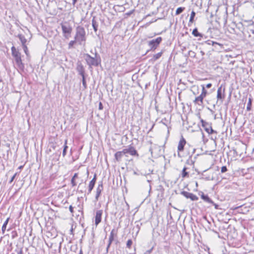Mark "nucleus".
<instances>
[{"mask_svg":"<svg viewBox=\"0 0 254 254\" xmlns=\"http://www.w3.org/2000/svg\"><path fill=\"white\" fill-rule=\"evenodd\" d=\"M84 57L87 64L90 67L92 66H98L101 64V59L100 56L96 50L94 53V57L91 56L89 54H85Z\"/></svg>","mask_w":254,"mask_h":254,"instance_id":"2","label":"nucleus"},{"mask_svg":"<svg viewBox=\"0 0 254 254\" xmlns=\"http://www.w3.org/2000/svg\"><path fill=\"white\" fill-rule=\"evenodd\" d=\"M97 180V175L94 174L93 178L90 181L88 185V190L87 194H89L91 193V191L93 189L95 184Z\"/></svg>","mask_w":254,"mask_h":254,"instance_id":"13","label":"nucleus"},{"mask_svg":"<svg viewBox=\"0 0 254 254\" xmlns=\"http://www.w3.org/2000/svg\"><path fill=\"white\" fill-rule=\"evenodd\" d=\"M81 77H82V85L83 87V90H85V89H87V85L86 81V75H84V76H82Z\"/></svg>","mask_w":254,"mask_h":254,"instance_id":"28","label":"nucleus"},{"mask_svg":"<svg viewBox=\"0 0 254 254\" xmlns=\"http://www.w3.org/2000/svg\"><path fill=\"white\" fill-rule=\"evenodd\" d=\"M11 238L12 239H14V238L17 237L18 236L17 232L16 231H13L11 232Z\"/></svg>","mask_w":254,"mask_h":254,"instance_id":"39","label":"nucleus"},{"mask_svg":"<svg viewBox=\"0 0 254 254\" xmlns=\"http://www.w3.org/2000/svg\"><path fill=\"white\" fill-rule=\"evenodd\" d=\"M192 157L190 156L189 158L186 161V164L190 166H192V167H194V164L195 161L192 159Z\"/></svg>","mask_w":254,"mask_h":254,"instance_id":"27","label":"nucleus"},{"mask_svg":"<svg viewBox=\"0 0 254 254\" xmlns=\"http://www.w3.org/2000/svg\"><path fill=\"white\" fill-rule=\"evenodd\" d=\"M124 155H126L124 149L122 151H117L114 155L115 159L117 162H121Z\"/></svg>","mask_w":254,"mask_h":254,"instance_id":"15","label":"nucleus"},{"mask_svg":"<svg viewBox=\"0 0 254 254\" xmlns=\"http://www.w3.org/2000/svg\"><path fill=\"white\" fill-rule=\"evenodd\" d=\"M188 150V155L192 157V155L195 153V149L193 148L192 146H189V148H187Z\"/></svg>","mask_w":254,"mask_h":254,"instance_id":"22","label":"nucleus"},{"mask_svg":"<svg viewBox=\"0 0 254 254\" xmlns=\"http://www.w3.org/2000/svg\"><path fill=\"white\" fill-rule=\"evenodd\" d=\"M201 87H202V92L200 95L204 98L207 94V92L205 88V87L204 85H201Z\"/></svg>","mask_w":254,"mask_h":254,"instance_id":"30","label":"nucleus"},{"mask_svg":"<svg viewBox=\"0 0 254 254\" xmlns=\"http://www.w3.org/2000/svg\"><path fill=\"white\" fill-rule=\"evenodd\" d=\"M103 109V106L102 103L100 102L99 104V109L100 110H102Z\"/></svg>","mask_w":254,"mask_h":254,"instance_id":"44","label":"nucleus"},{"mask_svg":"<svg viewBox=\"0 0 254 254\" xmlns=\"http://www.w3.org/2000/svg\"><path fill=\"white\" fill-rule=\"evenodd\" d=\"M200 122L202 127L208 134L217 133V131L212 129L211 124L206 122L203 119H201Z\"/></svg>","mask_w":254,"mask_h":254,"instance_id":"5","label":"nucleus"},{"mask_svg":"<svg viewBox=\"0 0 254 254\" xmlns=\"http://www.w3.org/2000/svg\"><path fill=\"white\" fill-rule=\"evenodd\" d=\"M69 209L70 212L71 213H73V207L72 206V205H70V206H69Z\"/></svg>","mask_w":254,"mask_h":254,"instance_id":"45","label":"nucleus"},{"mask_svg":"<svg viewBox=\"0 0 254 254\" xmlns=\"http://www.w3.org/2000/svg\"><path fill=\"white\" fill-rule=\"evenodd\" d=\"M71 184L72 185V187H74L76 185V183L75 182V180L73 179H71Z\"/></svg>","mask_w":254,"mask_h":254,"instance_id":"43","label":"nucleus"},{"mask_svg":"<svg viewBox=\"0 0 254 254\" xmlns=\"http://www.w3.org/2000/svg\"><path fill=\"white\" fill-rule=\"evenodd\" d=\"M201 53L202 54V55H203L204 54V53L202 51H201Z\"/></svg>","mask_w":254,"mask_h":254,"instance_id":"58","label":"nucleus"},{"mask_svg":"<svg viewBox=\"0 0 254 254\" xmlns=\"http://www.w3.org/2000/svg\"><path fill=\"white\" fill-rule=\"evenodd\" d=\"M76 43H77V41H75V39H74L73 40L70 41L68 43V49L71 48L73 46V45Z\"/></svg>","mask_w":254,"mask_h":254,"instance_id":"36","label":"nucleus"},{"mask_svg":"<svg viewBox=\"0 0 254 254\" xmlns=\"http://www.w3.org/2000/svg\"><path fill=\"white\" fill-rule=\"evenodd\" d=\"M0 80H1V79H0Z\"/></svg>","mask_w":254,"mask_h":254,"instance_id":"63","label":"nucleus"},{"mask_svg":"<svg viewBox=\"0 0 254 254\" xmlns=\"http://www.w3.org/2000/svg\"><path fill=\"white\" fill-rule=\"evenodd\" d=\"M195 16V12L194 11H192L190 14V16L189 20V23H193L194 21V17Z\"/></svg>","mask_w":254,"mask_h":254,"instance_id":"33","label":"nucleus"},{"mask_svg":"<svg viewBox=\"0 0 254 254\" xmlns=\"http://www.w3.org/2000/svg\"><path fill=\"white\" fill-rule=\"evenodd\" d=\"M185 8L184 7H178L176 11V15L180 14V13H181L182 12H183V11L185 10Z\"/></svg>","mask_w":254,"mask_h":254,"instance_id":"35","label":"nucleus"},{"mask_svg":"<svg viewBox=\"0 0 254 254\" xmlns=\"http://www.w3.org/2000/svg\"><path fill=\"white\" fill-rule=\"evenodd\" d=\"M126 205H127V208H128L129 205H128V203L127 202H126Z\"/></svg>","mask_w":254,"mask_h":254,"instance_id":"57","label":"nucleus"},{"mask_svg":"<svg viewBox=\"0 0 254 254\" xmlns=\"http://www.w3.org/2000/svg\"><path fill=\"white\" fill-rule=\"evenodd\" d=\"M11 50L12 56L15 60L17 67L19 69L23 70L25 66L24 64L22 62L21 53L14 46L11 47Z\"/></svg>","mask_w":254,"mask_h":254,"instance_id":"3","label":"nucleus"},{"mask_svg":"<svg viewBox=\"0 0 254 254\" xmlns=\"http://www.w3.org/2000/svg\"><path fill=\"white\" fill-rule=\"evenodd\" d=\"M17 174V173H15L14 175L11 177V179L9 181V184H11L13 182Z\"/></svg>","mask_w":254,"mask_h":254,"instance_id":"42","label":"nucleus"},{"mask_svg":"<svg viewBox=\"0 0 254 254\" xmlns=\"http://www.w3.org/2000/svg\"><path fill=\"white\" fill-rule=\"evenodd\" d=\"M252 99L251 98H249V101L247 106V110L250 111L251 110L252 104Z\"/></svg>","mask_w":254,"mask_h":254,"instance_id":"31","label":"nucleus"},{"mask_svg":"<svg viewBox=\"0 0 254 254\" xmlns=\"http://www.w3.org/2000/svg\"><path fill=\"white\" fill-rule=\"evenodd\" d=\"M17 37L19 38V40L20 41L22 46L26 45V43L27 42V39L25 38V36L23 35H22L21 34H19L17 35Z\"/></svg>","mask_w":254,"mask_h":254,"instance_id":"20","label":"nucleus"},{"mask_svg":"<svg viewBox=\"0 0 254 254\" xmlns=\"http://www.w3.org/2000/svg\"><path fill=\"white\" fill-rule=\"evenodd\" d=\"M76 70L77 71L79 75L82 76L85 75V68L81 64V63L78 61L77 63V66L76 67Z\"/></svg>","mask_w":254,"mask_h":254,"instance_id":"11","label":"nucleus"},{"mask_svg":"<svg viewBox=\"0 0 254 254\" xmlns=\"http://www.w3.org/2000/svg\"><path fill=\"white\" fill-rule=\"evenodd\" d=\"M192 34L194 36V37H202V34L200 33L198 31V30L196 28H194L192 32Z\"/></svg>","mask_w":254,"mask_h":254,"instance_id":"24","label":"nucleus"},{"mask_svg":"<svg viewBox=\"0 0 254 254\" xmlns=\"http://www.w3.org/2000/svg\"><path fill=\"white\" fill-rule=\"evenodd\" d=\"M189 55L191 58H195L196 56V54L194 52L190 50L189 51Z\"/></svg>","mask_w":254,"mask_h":254,"instance_id":"37","label":"nucleus"},{"mask_svg":"<svg viewBox=\"0 0 254 254\" xmlns=\"http://www.w3.org/2000/svg\"><path fill=\"white\" fill-rule=\"evenodd\" d=\"M133 174H134V175H137V174L136 173V172H135V171L133 172Z\"/></svg>","mask_w":254,"mask_h":254,"instance_id":"59","label":"nucleus"},{"mask_svg":"<svg viewBox=\"0 0 254 254\" xmlns=\"http://www.w3.org/2000/svg\"><path fill=\"white\" fill-rule=\"evenodd\" d=\"M181 194L187 198H190L192 201H195L198 199V197L196 195L186 191H181Z\"/></svg>","mask_w":254,"mask_h":254,"instance_id":"9","label":"nucleus"},{"mask_svg":"<svg viewBox=\"0 0 254 254\" xmlns=\"http://www.w3.org/2000/svg\"><path fill=\"white\" fill-rule=\"evenodd\" d=\"M234 236H231L230 235H229V236L231 238H234V237H235L236 236V234L235 232H234Z\"/></svg>","mask_w":254,"mask_h":254,"instance_id":"51","label":"nucleus"},{"mask_svg":"<svg viewBox=\"0 0 254 254\" xmlns=\"http://www.w3.org/2000/svg\"><path fill=\"white\" fill-rule=\"evenodd\" d=\"M78 254H83L82 249H80L79 253Z\"/></svg>","mask_w":254,"mask_h":254,"instance_id":"53","label":"nucleus"},{"mask_svg":"<svg viewBox=\"0 0 254 254\" xmlns=\"http://www.w3.org/2000/svg\"><path fill=\"white\" fill-rule=\"evenodd\" d=\"M61 27L64 37L68 38L72 32V27L67 24H62Z\"/></svg>","mask_w":254,"mask_h":254,"instance_id":"7","label":"nucleus"},{"mask_svg":"<svg viewBox=\"0 0 254 254\" xmlns=\"http://www.w3.org/2000/svg\"><path fill=\"white\" fill-rule=\"evenodd\" d=\"M86 35L85 29L81 26H77L75 28V34L74 39L79 45L85 46L86 41Z\"/></svg>","mask_w":254,"mask_h":254,"instance_id":"1","label":"nucleus"},{"mask_svg":"<svg viewBox=\"0 0 254 254\" xmlns=\"http://www.w3.org/2000/svg\"><path fill=\"white\" fill-rule=\"evenodd\" d=\"M189 169V168L188 167H187L186 166L184 167L181 174L182 178H186L189 177V173L187 171V170H188Z\"/></svg>","mask_w":254,"mask_h":254,"instance_id":"19","label":"nucleus"},{"mask_svg":"<svg viewBox=\"0 0 254 254\" xmlns=\"http://www.w3.org/2000/svg\"><path fill=\"white\" fill-rule=\"evenodd\" d=\"M1 81V80H0V82Z\"/></svg>","mask_w":254,"mask_h":254,"instance_id":"62","label":"nucleus"},{"mask_svg":"<svg viewBox=\"0 0 254 254\" xmlns=\"http://www.w3.org/2000/svg\"><path fill=\"white\" fill-rule=\"evenodd\" d=\"M132 244V241L131 239H129L127 240V248L130 249L131 245Z\"/></svg>","mask_w":254,"mask_h":254,"instance_id":"38","label":"nucleus"},{"mask_svg":"<svg viewBox=\"0 0 254 254\" xmlns=\"http://www.w3.org/2000/svg\"><path fill=\"white\" fill-rule=\"evenodd\" d=\"M203 97L199 95L195 98L193 102L199 106H202L203 104Z\"/></svg>","mask_w":254,"mask_h":254,"instance_id":"16","label":"nucleus"},{"mask_svg":"<svg viewBox=\"0 0 254 254\" xmlns=\"http://www.w3.org/2000/svg\"><path fill=\"white\" fill-rule=\"evenodd\" d=\"M102 214V210H98L96 211L95 216V225L96 226L101 222Z\"/></svg>","mask_w":254,"mask_h":254,"instance_id":"12","label":"nucleus"},{"mask_svg":"<svg viewBox=\"0 0 254 254\" xmlns=\"http://www.w3.org/2000/svg\"><path fill=\"white\" fill-rule=\"evenodd\" d=\"M162 41V38L161 37H158L156 39L148 41L147 43L148 45L150 47V50H148V51H155V50L157 48L160 44L161 43Z\"/></svg>","mask_w":254,"mask_h":254,"instance_id":"4","label":"nucleus"},{"mask_svg":"<svg viewBox=\"0 0 254 254\" xmlns=\"http://www.w3.org/2000/svg\"><path fill=\"white\" fill-rule=\"evenodd\" d=\"M211 86H212L211 83H208L206 85L205 87L207 88H210V87H211Z\"/></svg>","mask_w":254,"mask_h":254,"instance_id":"48","label":"nucleus"},{"mask_svg":"<svg viewBox=\"0 0 254 254\" xmlns=\"http://www.w3.org/2000/svg\"><path fill=\"white\" fill-rule=\"evenodd\" d=\"M186 144L185 139L182 136L181 139L179 141L178 146V152H181L184 150L185 145Z\"/></svg>","mask_w":254,"mask_h":254,"instance_id":"14","label":"nucleus"},{"mask_svg":"<svg viewBox=\"0 0 254 254\" xmlns=\"http://www.w3.org/2000/svg\"><path fill=\"white\" fill-rule=\"evenodd\" d=\"M202 45L205 46L206 45H209V46H214L215 45H220V44H218L217 42H214L211 40H207L205 41L203 43H202Z\"/></svg>","mask_w":254,"mask_h":254,"instance_id":"23","label":"nucleus"},{"mask_svg":"<svg viewBox=\"0 0 254 254\" xmlns=\"http://www.w3.org/2000/svg\"><path fill=\"white\" fill-rule=\"evenodd\" d=\"M71 1L72 5L74 6L77 1V0H71Z\"/></svg>","mask_w":254,"mask_h":254,"instance_id":"47","label":"nucleus"},{"mask_svg":"<svg viewBox=\"0 0 254 254\" xmlns=\"http://www.w3.org/2000/svg\"><path fill=\"white\" fill-rule=\"evenodd\" d=\"M81 185V183H80V184H79V185H78V188H79Z\"/></svg>","mask_w":254,"mask_h":254,"instance_id":"60","label":"nucleus"},{"mask_svg":"<svg viewBox=\"0 0 254 254\" xmlns=\"http://www.w3.org/2000/svg\"><path fill=\"white\" fill-rule=\"evenodd\" d=\"M116 232L115 231V229H113L111 233H110V236H109V245H111L112 243L113 242V241H114V235L115 234H116Z\"/></svg>","mask_w":254,"mask_h":254,"instance_id":"21","label":"nucleus"},{"mask_svg":"<svg viewBox=\"0 0 254 254\" xmlns=\"http://www.w3.org/2000/svg\"><path fill=\"white\" fill-rule=\"evenodd\" d=\"M225 88H222V85H221L217 89V103L220 102V104H222L223 100L225 98Z\"/></svg>","mask_w":254,"mask_h":254,"instance_id":"6","label":"nucleus"},{"mask_svg":"<svg viewBox=\"0 0 254 254\" xmlns=\"http://www.w3.org/2000/svg\"><path fill=\"white\" fill-rule=\"evenodd\" d=\"M216 139V136H215L214 139Z\"/></svg>","mask_w":254,"mask_h":254,"instance_id":"61","label":"nucleus"},{"mask_svg":"<svg viewBox=\"0 0 254 254\" xmlns=\"http://www.w3.org/2000/svg\"><path fill=\"white\" fill-rule=\"evenodd\" d=\"M67 140L66 139H65L64 140V149H63V153H62L63 156L64 157L66 155L67 149L68 148V146L67 145Z\"/></svg>","mask_w":254,"mask_h":254,"instance_id":"25","label":"nucleus"},{"mask_svg":"<svg viewBox=\"0 0 254 254\" xmlns=\"http://www.w3.org/2000/svg\"><path fill=\"white\" fill-rule=\"evenodd\" d=\"M17 249H15V252L17 253V254H23V247H19L18 245L16 246Z\"/></svg>","mask_w":254,"mask_h":254,"instance_id":"34","label":"nucleus"},{"mask_svg":"<svg viewBox=\"0 0 254 254\" xmlns=\"http://www.w3.org/2000/svg\"><path fill=\"white\" fill-rule=\"evenodd\" d=\"M201 198L205 202L209 203H213V201L209 197V196L205 194L203 192H201Z\"/></svg>","mask_w":254,"mask_h":254,"instance_id":"17","label":"nucleus"},{"mask_svg":"<svg viewBox=\"0 0 254 254\" xmlns=\"http://www.w3.org/2000/svg\"><path fill=\"white\" fill-rule=\"evenodd\" d=\"M124 150L126 154L128 153L131 156H136L137 157H139V154L137 153V151L135 148L131 145L128 146L127 148H125Z\"/></svg>","mask_w":254,"mask_h":254,"instance_id":"8","label":"nucleus"},{"mask_svg":"<svg viewBox=\"0 0 254 254\" xmlns=\"http://www.w3.org/2000/svg\"><path fill=\"white\" fill-rule=\"evenodd\" d=\"M227 171V167L226 166H222L221 167V173H225Z\"/></svg>","mask_w":254,"mask_h":254,"instance_id":"40","label":"nucleus"},{"mask_svg":"<svg viewBox=\"0 0 254 254\" xmlns=\"http://www.w3.org/2000/svg\"><path fill=\"white\" fill-rule=\"evenodd\" d=\"M214 206L215 208L216 209H218V207H219V205L216 204V203H215L214 202H213V203H211Z\"/></svg>","mask_w":254,"mask_h":254,"instance_id":"49","label":"nucleus"},{"mask_svg":"<svg viewBox=\"0 0 254 254\" xmlns=\"http://www.w3.org/2000/svg\"><path fill=\"white\" fill-rule=\"evenodd\" d=\"M103 190V186L102 181H100L98 182V187L96 188V195H95V200L97 201L99 199V197H100L101 192Z\"/></svg>","mask_w":254,"mask_h":254,"instance_id":"10","label":"nucleus"},{"mask_svg":"<svg viewBox=\"0 0 254 254\" xmlns=\"http://www.w3.org/2000/svg\"><path fill=\"white\" fill-rule=\"evenodd\" d=\"M9 220V218L8 217L6 219V220L4 221V223L3 224V225H2V228H1L2 232L3 234H4L5 232V229L6 228V226L8 223Z\"/></svg>","mask_w":254,"mask_h":254,"instance_id":"29","label":"nucleus"},{"mask_svg":"<svg viewBox=\"0 0 254 254\" xmlns=\"http://www.w3.org/2000/svg\"><path fill=\"white\" fill-rule=\"evenodd\" d=\"M79 192H81V193H83L84 191L82 190H78Z\"/></svg>","mask_w":254,"mask_h":254,"instance_id":"55","label":"nucleus"},{"mask_svg":"<svg viewBox=\"0 0 254 254\" xmlns=\"http://www.w3.org/2000/svg\"><path fill=\"white\" fill-rule=\"evenodd\" d=\"M52 147L54 149H55V148H56V146H55V145H53L52 146Z\"/></svg>","mask_w":254,"mask_h":254,"instance_id":"56","label":"nucleus"},{"mask_svg":"<svg viewBox=\"0 0 254 254\" xmlns=\"http://www.w3.org/2000/svg\"><path fill=\"white\" fill-rule=\"evenodd\" d=\"M178 157H180V158L182 157V156H181V155H180V154L179 152H178Z\"/></svg>","mask_w":254,"mask_h":254,"instance_id":"54","label":"nucleus"},{"mask_svg":"<svg viewBox=\"0 0 254 254\" xmlns=\"http://www.w3.org/2000/svg\"><path fill=\"white\" fill-rule=\"evenodd\" d=\"M153 249H154V246L152 247V248L151 249H150L149 250L146 251L145 252V253H144V254H150L152 253Z\"/></svg>","mask_w":254,"mask_h":254,"instance_id":"41","label":"nucleus"},{"mask_svg":"<svg viewBox=\"0 0 254 254\" xmlns=\"http://www.w3.org/2000/svg\"><path fill=\"white\" fill-rule=\"evenodd\" d=\"M22 47L23 49V51H24L25 54L27 56V57H29L30 56V54H29L28 49V48H27V46H26V45H22Z\"/></svg>","mask_w":254,"mask_h":254,"instance_id":"32","label":"nucleus"},{"mask_svg":"<svg viewBox=\"0 0 254 254\" xmlns=\"http://www.w3.org/2000/svg\"><path fill=\"white\" fill-rule=\"evenodd\" d=\"M23 165H21V166H20L19 167H18V169L21 170L23 168Z\"/></svg>","mask_w":254,"mask_h":254,"instance_id":"52","label":"nucleus"},{"mask_svg":"<svg viewBox=\"0 0 254 254\" xmlns=\"http://www.w3.org/2000/svg\"><path fill=\"white\" fill-rule=\"evenodd\" d=\"M163 51H162L158 53L157 54H156L154 55L153 56L152 60L154 61H155L158 60L162 56V55L163 54Z\"/></svg>","mask_w":254,"mask_h":254,"instance_id":"26","label":"nucleus"},{"mask_svg":"<svg viewBox=\"0 0 254 254\" xmlns=\"http://www.w3.org/2000/svg\"><path fill=\"white\" fill-rule=\"evenodd\" d=\"M111 245H109V242L108 243V244L107 245V248H106V253H108L109 251V249Z\"/></svg>","mask_w":254,"mask_h":254,"instance_id":"50","label":"nucleus"},{"mask_svg":"<svg viewBox=\"0 0 254 254\" xmlns=\"http://www.w3.org/2000/svg\"><path fill=\"white\" fill-rule=\"evenodd\" d=\"M78 178V173H75L71 179H73L75 180L76 178Z\"/></svg>","mask_w":254,"mask_h":254,"instance_id":"46","label":"nucleus"},{"mask_svg":"<svg viewBox=\"0 0 254 254\" xmlns=\"http://www.w3.org/2000/svg\"><path fill=\"white\" fill-rule=\"evenodd\" d=\"M92 25L95 32H96L98 28V22L96 20L95 16L93 17L92 19Z\"/></svg>","mask_w":254,"mask_h":254,"instance_id":"18","label":"nucleus"}]
</instances>
